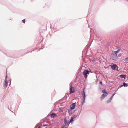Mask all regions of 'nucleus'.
<instances>
[{"instance_id":"1","label":"nucleus","mask_w":128,"mask_h":128,"mask_svg":"<svg viewBox=\"0 0 128 128\" xmlns=\"http://www.w3.org/2000/svg\"><path fill=\"white\" fill-rule=\"evenodd\" d=\"M102 93H103V94L101 98V99L102 100L104 99V98L108 95V93L105 90H104L102 91Z\"/></svg>"},{"instance_id":"2","label":"nucleus","mask_w":128,"mask_h":128,"mask_svg":"<svg viewBox=\"0 0 128 128\" xmlns=\"http://www.w3.org/2000/svg\"><path fill=\"white\" fill-rule=\"evenodd\" d=\"M114 70H118V66L115 64H112L110 66Z\"/></svg>"},{"instance_id":"3","label":"nucleus","mask_w":128,"mask_h":128,"mask_svg":"<svg viewBox=\"0 0 128 128\" xmlns=\"http://www.w3.org/2000/svg\"><path fill=\"white\" fill-rule=\"evenodd\" d=\"M117 58V55L116 54H113L111 55V58L112 60H114L116 58Z\"/></svg>"},{"instance_id":"4","label":"nucleus","mask_w":128,"mask_h":128,"mask_svg":"<svg viewBox=\"0 0 128 128\" xmlns=\"http://www.w3.org/2000/svg\"><path fill=\"white\" fill-rule=\"evenodd\" d=\"M75 91V89L74 88L71 87V88L70 89V94L73 93Z\"/></svg>"},{"instance_id":"5","label":"nucleus","mask_w":128,"mask_h":128,"mask_svg":"<svg viewBox=\"0 0 128 128\" xmlns=\"http://www.w3.org/2000/svg\"><path fill=\"white\" fill-rule=\"evenodd\" d=\"M89 72L88 71L86 70H84V74L85 76V77L86 78L87 77V74H89Z\"/></svg>"},{"instance_id":"6","label":"nucleus","mask_w":128,"mask_h":128,"mask_svg":"<svg viewBox=\"0 0 128 128\" xmlns=\"http://www.w3.org/2000/svg\"><path fill=\"white\" fill-rule=\"evenodd\" d=\"M76 106V103H74L72 104L70 106V108L71 110L74 109L75 108Z\"/></svg>"},{"instance_id":"7","label":"nucleus","mask_w":128,"mask_h":128,"mask_svg":"<svg viewBox=\"0 0 128 128\" xmlns=\"http://www.w3.org/2000/svg\"><path fill=\"white\" fill-rule=\"evenodd\" d=\"M117 50H116L114 51V52L117 55V54H118L119 52L120 51V49L119 48H118L117 49Z\"/></svg>"},{"instance_id":"8","label":"nucleus","mask_w":128,"mask_h":128,"mask_svg":"<svg viewBox=\"0 0 128 128\" xmlns=\"http://www.w3.org/2000/svg\"><path fill=\"white\" fill-rule=\"evenodd\" d=\"M7 78V76L6 75V79L5 80V82L4 83V87H6L7 86V80H6V78Z\"/></svg>"},{"instance_id":"9","label":"nucleus","mask_w":128,"mask_h":128,"mask_svg":"<svg viewBox=\"0 0 128 128\" xmlns=\"http://www.w3.org/2000/svg\"><path fill=\"white\" fill-rule=\"evenodd\" d=\"M82 96L84 98V101L86 98V94L85 92L84 91H83V92L82 93Z\"/></svg>"},{"instance_id":"10","label":"nucleus","mask_w":128,"mask_h":128,"mask_svg":"<svg viewBox=\"0 0 128 128\" xmlns=\"http://www.w3.org/2000/svg\"><path fill=\"white\" fill-rule=\"evenodd\" d=\"M56 116V115L55 114H51V117L52 118H54Z\"/></svg>"},{"instance_id":"11","label":"nucleus","mask_w":128,"mask_h":128,"mask_svg":"<svg viewBox=\"0 0 128 128\" xmlns=\"http://www.w3.org/2000/svg\"><path fill=\"white\" fill-rule=\"evenodd\" d=\"M75 118V117H73L72 118L71 120H70V123H72L74 121V119Z\"/></svg>"},{"instance_id":"12","label":"nucleus","mask_w":128,"mask_h":128,"mask_svg":"<svg viewBox=\"0 0 128 128\" xmlns=\"http://www.w3.org/2000/svg\"><path fill=\"white\" fill-rule=\"evenodd\" d=\"M120 77L122 78H124L125 79L126 77V75H120Z\"/></svg>"},{"instance_id":"13","label":"nucleus","mask_w":128,"mask_h":128,"mask_svg":"<svg viewBox=\"0 0 128 128\" xmlns=\"http://www.w3.org/2000/svg\"><path fill=\"white\" fill-rule=\"evenodd\" d=\"M123 86H124L125 87H127L128 86V85L125 83H124L123 85L121 86L120 87H122Z\"/></svg>"},{"instance_id":"14","label":"nucleus","mask_w":128,"mask_h":128,"mask_svg":"<svg viewBox=\"0 0 128 128\" xmlns=\"http://www.w3.org/2000/svg\"><path fill=\"white\" fill-rule=\"evenodd\" d=\"M115 94H113L112 95V97H111V98H110V102H111V100H112V98L114 96V95H115Z\"/></svg>"},{"instance_id":"15","label":"nucleus","mask_w":128,"mask_h":128,"mask_svg":"<svg viewBox=\"0 0 128 128\" xmlns=\"http://www.w3.org/2000/svg\"><path fill=\"white\" fill-rule=\"evenodd\" d=\"M110 98L109 99V100H108V101L107 102L109 103V102H110Z\"/></svg>"},{"instance_id":"16","label":"nucleus","mask_w":128,"mask_h":128,"mask_svg":"<svg viewBox=\"0 0 128 128\" xmlns=\"http://www.w3.org/2000/svg\"><path fill=\"white\" fill-rule=\"evenodd\" d=\"M22 22L24 23L25 22V20H22Z\"/></svg>"},{"instance_id":"17","label":"nucleus","mask_w":128,"mask_h":128,"mask_svg":"<svg viewBox=\"0 0 128 128\" xmlns=\"http://www.w3.org/2000/svg\"><path fill=\"white\" fill-rule=\"evenodd\" d=\"M47 126V125H46V124H44V126Z\"/></svg>"},{"instance_id":"18","label":"nucleus","mask_w":128,"mask_h":128,"mask_svg":"<svg viewBox=\"0 0 128 128\" xmlns=\"http://www.w3.org/2000/svg\"><path fill=\"white\" fill-rule=\"evenodd\" d=\"M62 128H66V127H62Z\"/></svg>"},{"instance_id":"19","label":"nucleus","mask_w":128,"mask_h":128,"mask_svg":"<svg viewBox=\"0 0 128 128\" xmlns=\"http://www.w3.org/2000/svg\"><path fill=\"white\" fill-rule=\"evenodd\" d=\"M100 84H102V82H100Z\"/></svg>"},{"instance_id":"20","label":"nucleus","mask_w":128,"mask_h":128,"mask_svg":"<svg viewBox=\"0 0 128 128\" xmlns=\"http://www.w3.org/2000/svg\"><path fill=\"white\" fill-rule=\"evenodd\" d=\"M128 60V58L126 59V60Z\"/></svg>"},{"instance_id":"21","label":"nucleus","mask_w":128,"mask_h":128,"mask_svg":"<svg viewBox=\"0 0 128 128\" xmlns=\"http://www.w3.org/2000/svg\"><path fill=\"white\" fill-rule=\"evenodd\" d=\"M38 128H41L40 127H39Z\"/></svg>"}]
</instances>
